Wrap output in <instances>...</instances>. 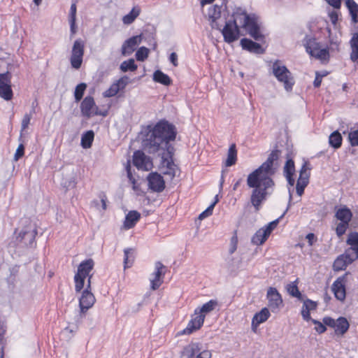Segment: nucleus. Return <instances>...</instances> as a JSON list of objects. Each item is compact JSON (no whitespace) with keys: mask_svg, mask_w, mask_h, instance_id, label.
<instances>
[{"mask_svg":"<svg viewBox=\"0 0 358 358\" xmlns=\"http://www.w3.org/2000/svg\"><path fill=\"white\" fill-rule=\"evenodd\" d=\"M176 131L173 125L166 121H160L154 127L148 125L143 127L138 138L143 148L150 153L163 150L159 169L163 174L173 178L178 172L177 166L172 158L173 148L170 141L175 140Z\"/></svg>","mask_w":358,"mask_h":358,"instance_id":"f257e3e1","label":"nucleus"},{"mask_svg":"<svg viewBox=\"0 0 358 358\" xmlns=\"http://www.w3.org/2000/svg\"><path fill=\"white\" fill-rule=\"evenodd\" d=\"M278 157L279 151H272L266 162L248 176L247 185L252 188L250 202L257 210H259L262 202L274 191L275 182L272 177L278 167Z\"/></svg>","mask_w":358,"mask_h":358,"instance_id":"f03ea898","label":"nucleus"},{"mask_svg":"<svg viewBox=\"0 0 358 358\" xmlns=\"http://www.w3.org/2000/svg\"><path fill=\"white\" fill-rule=\"evenodd\" d=\"M233 21L225 22V25L220 29L225 42L231 43L241 36V29H243L256 41H262L264 38L261 32L258 18L254 14L248 13L245 10L237 8L232 15Z\"/></svg>","mask_w":358,"mask_h":358,"instance_id":"7ed1b4c3","label":"nucleus"},{"mask_svg":"<svg viewBox=\"0 0 358 358\" xmlns=\"http://www.w3.org/2000/svg\"><path fill=\"white\" fill-rule=\"evenodd\" d=\"M15 231V242L21 247L32 246L37 234L35 225L29 220H22Z\"/></svg>","mask_w":358,"mask_h":358,"instance_id":"20e7f679","label":"nucleus"},{"mask_svg":"<svg viewBox=\"0 0 358 358\" xmlns=\"http://www.w3.org/2000/svg\"><path fill=\"white\" fill-rule=\"evenodd\" d=\"M271 71L278 81L282 84L284 89L287 92H291L295 80L292 73L282 62L279 60L274 62L271 66Z\"/></svg>","mask_w":358,"mask_h":358,"instance_id":"39448f33","label":"nucleus"},{"mask_svg":"<svg viewBox=\"0 0 358 358\" xmlns=\"http://www.w3.org/2000/svg\"><path fill=\"white\" fill-rule=\"evenodd\" d=\"M94 263L92 259L82 262L78 268V271L74 276L75 289L76 292H80L84 287L85 280L87 277L92 278L89 275L90 272L92 270Z\"/></svg>","mask_w":358,"mask_h":358,"instance_id":"423d86ee","label":"nucleus"},{"mask_svg":"<svg viewBox=\"0 0 358 358\" xmlns=\"http://www.w3.org/2000/svg\"><path fill=\"white\" fill-rule=\"evenodd\" d=\"M306 52L313 57L322 62H327L329 58V52L327 48H322L320 44L314 38H306L304 43Z\"/></svg>","mask_w":358,"mask_h":358,"instance_id":"0eeeda50","label":"nucleus"},{"mask_svg":"<svg viewBox=\"0 0 358 358\" xmlns=\"http://www.w3.org/2000/svg\"><path fill=\"white\" fill-rule=\"evenodd\" d=\"M85 43L80 39H76L72 46L70 62L73 69H78L80 68L84 56Z\"/></svg>","mask_w":358,"mask_h":358,"instance_id":"6e6552de","label":"nucleus"},{"mask_svg":"<svg viewBox=\"0 0 358 358\" xmlns=\"http://www.w3.org/2000/svg\"><path fill=\"white\" fill-rule=\"evenodd\" d=\"M222 6L213 5L208 7L205 13L209 23L213 29H221L224 19L222 17Z\"/></svg>","mask_w":358,"mask_h":358,"instance_id":"1a4fd4ad","label":"nucleus"},{"mask_svg":"<svg viewBox=\"0 0 358 358\" xmlns=\"http://www.w3.org/2000/svg\"><path fill=\"white\" fill-rule=\"evenodd\" d=\"M183 356L186 358H210V350L203 349L202 346L196 343H190L183 350Z\"/></svg>","mask_w":358,"mask_h":358,"instance_id":"9d476101","label":"nucleus"},{"mask_svg":"<svg viewBox=\"0 0 358 358\" xmlns=\"http://www.w3.org/2000/svg\"><path fill=\"white\" fill-rule=\"evenodd\" d=\"M323 322L326 326L333 328L335 334L338 336H343L350 327L348 321L343 317H340L336 320L326 317L323 319Z\"/></svg>","mask_w":358,"mask_h":358,"instance_id":"9b49d317","label":"nucleus"},{"mask_svg":"<svg viewBox=\"0 0 358 358\" xmlns=\"http://www.w3.org/2000/svg\"><path fill=\"white\" fill-rule=\"evenodd\" d=\"M95 302V297L91 292V277L87 280L85 289L83 292L79 300L80 313H85L88 309L92 307Z\"/></svg>","mask_w":358,"mask_h":358,"instance_id":"f8f14e48","label":"nucleus"},{"mask_svg":"<svg viewBox=\"0 0 358 358\" xmlns=\"http://www.w3.org/2000/svg\"><path fill=\"white\" fill-rule=\"evenodd\" d=\"M310 169V168L309 167L308 163L307 162H304L300 169L299 177L298 178L296 187V193L299 196L303 194L305 187L308 184Z\"/></svg>","mask_w":358,"mask_h":358,"instance_id":"ddd939ff","label":"nucleus"},{"mask_svg":"<svg viewBox=\"0 0 358 358\" xmlns=\"http://www.w3.org/2000/svg\"><path fill=\"white\" fill-rule=\"evenodd\" d=\"M10 78L8 72L0 73V96L6 101L10 100L13 97Z\"/></svg>","mask_w":358,"mask_h":358,"instance_id":"4468645a","label":"nucleus"},{"mask_svg":"<svg viewBox=\"0 0 358 358\" xmlns=\"http://www.w3.org/2000/svg\"><path fill=\"white\" fill-rule=\"evenodd\" d=\"M266 298L268 299V306L272 312H277L282 306V299L275 288L269 287L268 289Z\"/></svg>","mask_w":358,"mask_h":358,"instance_id":"2eb2a0df","label":"nucleus"},{"mask_svg":"<svg viewBox=\"0 0 358 358\" xmlns=\"http://www.w3.org/2000/svg\"><path fill=\"white\" fill-rule=\"evenodd\" d=\"M81 113L86 117H90L96 115H101L94 100L91 96H86L80 105Z\"/></svg>","mask_w":358,"mask_h":358,"instance_id":"dca6fc26","label":"nucleus"},{"mask_svg":"<svg viewBox=\"0 0 358 358\" xmlns=\"http://www.w3.org/2000/svg\"><path fill=\"white\" fill-rule=\"evenodd\" d=\"M133 164L138 169L143 171H149L153 166L151 159L139 150L134 153Z\"/></svg>","mask_w":358,"mask_h":358,"instance_id":"f3484780","label":"nucleus"},{"mask_svg":"<svg viewBox=\"0 0 358 358\" xmlns=\"http://www.w3.org/2000/svg\"><path fill=\"white\" fill-rule=\"evenodd\" d=\"M164 266L161 262H156L155 264V270L150 274V281L151 285V289L155 290L158 289L162 285L163 280V276L164 275Z\"/></svg>","mask_w":358,"mask_h":358,"instance_id":"a211bd4d","label":"nucleus"},{"mask_svg":"<svg viewBox=\"0 0 358 358\" xmlns=\"http://www.w3.org/2000/svg\"><path fill=\"white\" fill-rule=\"evenodd\" d=\"M357 259L356 254H350V250H346L345 254L340 255L334 262V269L335 271H342L345 269L347 266Z\"/></svg>","mask_w":358,"mask_h":358,"instance_id":"6ab92c4d","label":"nucleus"},{"mask_svg":"<svg viewBox=\"0 0 358 358\" xmlns=\"http://www.w3.org/2000/svg\"><path fill=\"white\" fill-rule=\"evenodd\" d=\"M142 34L134 36L126 40L122 45L121 52L124 56L131 55L137 46L141 43Z\"/></svg>","mask_w":358,"mask_h":358,"instance_id":"aec40b11","label":"nucleus"},{"mask_svg":"<svg viewBox=\"0 0 358 358\" xmlns=\"http://www.w3.org/2000/svg\"><path fill=\"white\" fill-rule=\"evenodd\" d=\"M204 322L203 316L194 315L192 320L187 324V326L182 331H180L177 333V336H181L184 334H191L194 331L198 330L203 325Z\"/></svg>","mask_w":358,"mask_h":358,"instance_id":"412c9836","label":"nucleus"},{"mask_svg":"<svg viewBox=\"0 0 358 358\" xmlns=\"http://www.w3.org/2000/svg\"><path fill=\"white\" fill-rule=\"evenodd\" d=\"M148 185L154 192H162L165 187L163 177L157 173H151L148 177Z\"/></svg>","mask_w":358,"mask_h":358,"instance_id":"4be33fe9","label":"nucleus"},{"mask_svg":"<svg viewBox=\"0 0 358 358\" xmlns=\"http://www.w3.org/2000/svg\"><path fill=\"white\" fill-rule=\"evenodd\" d=\"M331 289L338 300L343 301L346 295L345 276L336 279L332 285Z\"/></svg>","mask_w":358,"mask_h":358,"instance_id":"5701e85b","label":"nucleus"},{"mask_svg":"<svg viewBox=\"0 0 358 358\" xmlns=\"http://www.w3.org/2000/svg\"><path fill=\"white\" fill-rule=\"evenodd\" d=\"M128 83V77H122L115 83H113L110 87L103 92V96L105 97H111L116 95L120 90L124 89L127 85Z\"/></svg>","mask_w":358,"mask_h":358,"instance_id":"b1692460","label":"nucleus"},{"mask_svg":"<svg viewBox=\"0 0 358 358\" xmlns=\"http://www.w3.org/2000/svg\"><path fill=\"white\" fill-rule=\"evenodd\" d=\"M271 314L267 308H263L259 313H257L252 320V329H256L260 324L266 322Z\"/></svg>","mask_w":358,"mask_h":358,"instance_id":"393cba45","label":"nucleus"},{"mask_svg":"<svg viewBox=\"0 0 358 358\" xmlns=\"http://www.w3.org/2000/svg\"><path fill=\"white\" fill-rule=\"evenodd\" d=\"M141 217V214L136 210L129 211L126 217L123 224L124 229H129L134 227Z\"/></svg>","mask_w":358,"mask_h":358,"instance_id":"a878e982","label":"nucleus"},{"mask_svg":"<svg viewBox=\"0 0 358 358\" xmlns=\"http://www.w3.org/2000/svg\"><path fill=\"white\" fill-rule=\"evenodd\" d=\"M295 172L294 162L292 159H287L284 166V175L289 185L293 186L295 180L293 176Z\"/></svg>","mask_w":358,"mask_h":358,"instance_id":"bb28decb","label":"nucleus"},{"mask_svg":"<svg viewBox=\"0 0 358 358\" xmlns=\"http://www.w3.org/2000/svg\"><path fill=\"white\" fill-rule=\"evenodd\" d=\"M241 45L243 49L247 50L251 52H255L257 54L263 52V50L261 45L259 43L254 42L250 39L243 38L241 41Z\"/></svg>","mask_w":358,"mask_h":358,"instance_id":"cd10ccee","label":"nucleus"},{"mask_svg":"<svg viewBox=\"0 0 358 358\" xmlns=\"http://www.w3.org/2000/svg\"><path fill=\"white\" fill-rule=\"evenodd\" d=\"M217 305L215 300H210L204 303L201 307L197 308L194 310V315H203L205 320L206 315L213 311Z\"/></svg>","mask_w":358,"mask_h":358,"instance_id":"c85d7f7f","label":"nucleus"},{"mask_svg":"<svg viewBox=\"0 0 358 358\" xmlns=\"http://www.w3.org/2000/svg\"><path fill=\"white\" fill-rule=\"evenodd\" d=\"M317 307V303L316 302L312 301V300H310V299H306L303 301V306H302V310H301V315H302V317L303 318V320H306V321H309V320H311V317H310V312L313 310H315Z\"/></svg>","mask_w":358,"mask_h":358,"instance_id":"c756f323","label":"nucleus"},{"mask_svg":"<svg viewBox=\"0 0 358 358\" xmlns=\"http://www.w3.org/2000/svg\"><path fill=\"white\" fill-rule=\"evenodd\" d=\"M350 46V59L353 62H358V33L352 34V38L349 41Z\"/></svg>","mask_w":358,"mask_h":358,"instance_id":"7c9ffc66","label":"nucleus"},{"mask_svg":"<svg viewBox=\"0 0 358 358\" xmlns=\"http://www.w3.org/2000/svg\"><path fill=\"white\" fill-rule=\"evenodd\" d=\"M141 12V9L139 6H134L128 14L123 16L122 19L123 24L124 25H130L132 24L139 16Z\"/></svg>","mask_w":358,"mask_h":358,"instance_id":"2f4dec72","label":"nucleus"},{"mask_svg":"<svg viewBox=\"0 0 358 358\" xmlns=\"http://www.w3.org/2000/svg\"><path fill=\"white\" fill-rule=\"evenodd\" d=\"M268 236L269 231H266V230L262 227L259 229L252 236V243L257 245H262L266 241Z\"/></svg>","mask_w":358,"mask_h":358,"instance_id":"473e14b6","label":"nucleus"},{"mask_svg":"<svg viewBox=\"0 0 358 358\" xmlns=\"http://www.w3.org/2000/svg\"><path fill=\"white\" fill-rule=\"evenodd\" d=\"M336 217L342 222L349 223L352 218V213L348 208H342L336 211Z\"/></svg>","mask_w":358,"mask_h":358,"instance_id":"72a5a7b5","label":"nucleus"},{"mask_svg":"<svg viewBox=\"0 0 358 358\" xmlns=\"http://www.w3.org/2000/svg\"><path fill=\"white\" fill-rule=\"evenodd\" d=\"M153 80L155 82L164 85H169L171 83V80L169 76L159 70H157L154 73Z\"/></svg>","mask_w":358,"mask_h":358,"instance_id":"f704fd0d","label":"nucleus"},{"mask_svg":"<svg viewBox=\"0 0 358 358\" xmlns=\"http://www.w3.org/2000/svg\"><path fill=\"white\" fill-rule=\"evenodd\" d=\"M236 159H237V151L236 149V145H235V144H232L229 147V150H228L227 157L225 161L226 166H231L234 165L236 162Z\"/></svg>","mask_w":358,"mask_h":358,"instance_id":"c9c22d12","label":"nucleus"},{"mask_svg":"<svg viewBox=\"0 0 358 358\" xmlns=\"http://www.w3.org/2000/svg\"><path fill=\"white\" fill-rule=\"evenodd\" d=\"M286 289L289 295L299 299H301V294L298 288V280L289 282L286 286Z\"/></svg>","mask_w":358,"mask_h":358,"instance_id":"e433bc0d","label":"nucleus"},{"mask_svg":"<svg viewBox=\"0 0 358 358\" xmlns=\"http://www.w3.org/2000/svg\"><path fill=\"white\" fill-rule=\"evenodd\" d=\"M94 134L93 131L90 130L83 134L81 137V145L83 148H90L94 141Z\"/></svg>","mask_w":358,"mask_h":358,"instance_id":"4c0bfd02","label":"nucleus"},{"mask_svg":"<svg viewBox=\"0 0 358 358\" xmlns=\"http://www.w3.org/2000/svg\"><path fill=\"white\" fill-rule=\"evenodd\" d=\"M329 142L331 146L334 148H338L341 145L342 136L338 131L333 132L329 138Z\"/></svg>","mask_w":358,"mask_h":358,"instance_id":"58836bf2","label":"nucleus"},{"mask_svg":"<svg viewBox=\"0 0 358 358\" xmlns=\"http://www.w3.org/2000/svg\"><path fill=\"white\" fill-rule=\"evenodd\" d=\"M120 68L122 72H127L128 71H134L137 69V65L135 64L134 59H129L127 61H124L120 64Z\"/></svg>","mask_w":358,"mask_h":358,"instance_id":"ea45409f","label":"nucleus"},{"mask_svg":"<svg viewBox=\"0 0 358 358\" xmlns=\"http://www.w3.org/2000/svg\"><path fill=\"white\" fill-rule=\"evenodd\" d=\"M35 113L34 103H32V110L29 113H26L23 116L21 123V132L28 128L32 115Z\"/></svg>","mask_w":358,"mask_h":358,"instance_id":"a19ab883","label":"nucleus"},{"mask_svg":"<svg viewBox=\"0 0 358 358\" xmlns=\"http://www.w3.org/2000/svg\"><path fill=\"white\" fill-rule=\"evenodd\" d=\"M124 268L130 267L134 262L133 250L131 248H127L124 250Z\"/></svg>","mask_w":358,"mask_h":358,"instance_id":"79ce46f5","label":"nucleus"},{"mask_svg":"<svg viewBox=\"0 0 358 358\" xmlns=\"http://www.w3.org/2000/svg\"><path fill=\"white\" fill-rule=\"evenodd\" d=\"M350 4H352L353 7H350V13L352 15V18L355 22H358V6L353 0H347L346 5L347 6H350Z\"/></svg>","mask_w":358,"mask_h":358,"instance_id":"37998d69","label":"nucleus"},{"mask_svg":"<svg viewBox=\"0 0 358 358\" xmlns=\"http://www.w3.org/2000/svg\"><path fill=\"white\" fill-rule=\"evenodd\" d=\"M86 87L87 85L85 83H80L76 86L74 92L75 99L76 101H80L83 96Z\"/></svg>","mask_w":358,"mask_h":358,"instance_id":"c03bdc74","label":"nucleus"},{"mask_svg":"<svg viewBox=\"0 0 358 358\" xmlns=\"http://www.w3.org/2000/svg\"><path fill=\"white\" fill-rule=\"evenodd\" d=\"M149 55V49L145 47H141L136 52V58L138 61H144Z\"/></svg>","mask_w":358,"mask_h":358,"instance_id":"a18cd8bd","label":"nucleus"},{"mask_svg":"<svg viewBox=\"0 0 358 358\" xmlns=\"http://www.w3.org/2000/svg\"><path fill=\"white\" fill-rule=\"evenodd\" d=\"M348 139L352 146H358V129L350 131Z\"/></svg>","mask_w":358,"mask_h":358,"instance_id":"49530a36","label":"nucleus"},{"mask_svg":"<svg viewBox=\"0 0 358 358\" xmlns=\"http://www.w3.org/2000/svg\"><path fill=\"white\" fill-rule=\"evenodd\" d=\"M217 202V199H216V200L210 206H208L206 210H204L199 215V219L203 220L204 218L210 216L212 214L214 206Z\"/></svg>","mask_w":358,"mask_h":358,"instance_id":"de8ad7c7","label":"nucleus"},{"mask_svg":"<svg viewBox=\"0 0 358 358\" xmlns=\"http://www.w3.org/2000/svg\"><path fill=\"white\" fill-rule=\"evenodd\" d=\"M348 224L349 223L341 222L340 223H338L337 224L336 228V234L338 235V236L341 237L342 235H343L345 233L346 229L348 227Z\"/></svg>","mask_w":358,"mask_h":358,"instance_id":"09e8293b","label":"nucleus"},{"mask_svg":"<svg viewBox=\"0 0 358 358\" xmlns=\"http://www.w3.org/2000/svg\"><path fill=\"white\" fill-rule=\"evenodd\" d=\"M311 321L313 322V324H315L316 325L315 327V329L317 333L322 334L326 331V329H327V328L325 327L326 324H324V322L322 323V322H320L317 320H313V319L311 320Z\"/></svg>","mask_w":358,"mask_h":358,"instance_id":"8fccbe9b","label":"nucleus"},{"mask_svg":"<svg viewBox=\"0 0 358 358\" xmlns=\"http://www.w3.org/2000/svg\"><path fill=\"white\" fill-rule=\"evenodd\" d=\"M24 147L23 144H20L16 150V152L14 155L15 161H17L20 157L24 155Z\"/></svg>","mask_w":358,"mask_h":358,"instance_id":"3c124183","label":"nucleus"},{"mask_svg":"<svg viewBox=\"0 0 358 358\" xmlns=\"http://www.w3.org/2000/svg\"><path fill=\"white\" fill-rule=\"evenodd\" d=\"M347 243L350 246L358 243V234L357 233H351L349 234Z\"/></svg>","mask_w":358,"mask_h":358,"instance_id":"603ef678","label":"nucleus"},{"mask_svg":"<svg viewBox=\"0 0 358 358\" xmlns=\"http://www.w3.org/2000/svg\"><path fill=\"white\" fill-rule=\"evenodd\" d=\"M77 8L76 3H73L70 8L69 20H76Z\"/></svg>","mask_w":358,"mask_h":358,"instance_id":"864d4df0","label":"nucleus"},{"mask_svg":"<svg viewBox=\"0 0 358 358\" xmlns=\"http://www.w3.org/2000/svg\"><path fill=\"white\" fill-rule=\"evenodd\" d=\"M61 185L66 188L73 187L75 185V180L73 177H70L69 180H63V181L61 182Z\"/></svg>","mask_w":358,"mask_h":358,"instance_id":"5fc2aeb1","label":"nucleus"},{"mask_svg":"<svg viewBox=\"0 0 358 358\" xmlns=\"http://www.w3.org/2000/svg\"><path fill=\"white\" fill-rule=\"evenodd\" d=\"M278 223V220H275L273 222H271L267 225L264 227L263 228L266 230V231H269V235L271 234V231L276 227L277 224Z\"/></svg>","mask_w":358,"mask_h":358,"instance_id":"6e6d98bb","label":"nucleus"},{"mask_svg":"<svg viewBox=\"0 0 358 358\" xmlns=\"http://www.w3.org/2000/svg\"><path fill=\"white\" fill-rule=\"evenodd\" d=\"M76 20H69L70 24V31L71 36H73L77 32Z\"/></svg>","mask_w":358,"mask_h":358,"instance_id":"4d7b16f0","label":"nucleus"},{"mask_svg":"<svg viewBox=\"0 0 358 358\" xmlns=\"http://www.w3.org/2000/svg\"><path fill=\"white\" fill-rule=\"evenodd\" d=\"M169 60L173 64V66H178V55H177V54L176 52H172L170 55Z\"/></svg>","mask_w":358,"mask_h":358,"instance_id":"13d9d810","label":"nucleus"},{"mask_svg":"<svg viewBox=\"0 0 358 358\" xmlns=\"http://www.w3.org/2000/svg\"><path fill=\"white\" fill-rule=\"evenodd\" d=\"M329 4L336 8H338L341 4V0H325Z\"/></svg>","mask_w":358,"mask_h":358,"instance_id":"bf43d9fd","label":"nucleus"},{"mask_svg":"<svg viewBox=\"0 0 358 358\" xmlns=\"http://www.w3.org/2000/svg\"><path fill=\"white\" fill-rule=\"evenodd\" d=\"M127 176H128V178L129 180V182L133 185V187H132L133 189L134 190L136 189V183H135V179L132 176L131 173L129 169H127Z\"/></svg>","mask_w":358,"mask_h":358,"instance_id":"052dcab7","label":"nucleus"},{"mask_svg":"<svg viewBox=\"0 0 358 358\" xmlns=\"http://www.w3.org/2000/svg\"><path fill=\"white\" fill-rule=\"evenodd\" d=\"M321 83H322V78H321L320 75L319 74V73L317 72L316 77L314 80L313 85L315 87H318L321 85Z\"/></svg>","mask_w":358,"mask_h":358,"instance_id":"680f3d73","label":"nucleus"},{"mask_svg":"<svg viewBox=\"0 0 358 358\" xmlns=\"http://www.w3.org/2000/svg\"><path fill=\"white\" fill-rule=\"evenodd\" d=\"M347 250H350V254H356L358 257V242L356 244L351 245Z\"/></svg>","mask_w":358,"mask_h":358,"instance_id":"e2e57ef3","label":"nucleus"},{"mask_svg":"<svg viewBox=\"0 0 358 358\" xmlns=\"http://www.w3.org/2000/svg\"><path fill=\"white\" fill-rule=\"evenodd\" d=\"M306 238L308 240L309 245H312L314 242L315 235L312 233L307 234Z\"/></svg>","mask_w":358,"mask_h":358,"instance_id":"0e129e2a","label":"nucleus"},{"mask_svg":"<svg viewBox=\"0 0 358 358\" xmlns=\"http://www.w3.org/2000/svg\"><path fill=\"white\" fill-rule=\"evenodd\" d=\"M101 206H102L103 210H106L107 206H106V199L105 196L101 197Z\"/></svg>","mask_w":358,"mask_h":358,"instance_id":"69168bd1","label":"nucleus"},{"mask_svg":"<svg viewBox=\"0 0 358 358\" xmlns=\"http://www.w3.org/2000/svg\"><path fill=\"white\" fill-rule=\"evenodd\" d=\"M330 17H331V22L334 24H335L336 20H337V18H338V16H337L336 13H331Z\"/></svg>","mask_w":358,"mask_h":358,"instance_id":"338daca9","label":"nucleus"},{"mask_svg":"<svg viewBox=\"0 0 358 358\" xmlns=\"http://www.w3.org/2000/svg\"><path fill=\"white\" fill-rule=\"evenodd\" d=\"M215 0H201L200 3L202 7H203L206 4H210Z\"/></svg>","mask_w":358,"mask_h":358,"instance_id":"774afa93","label":"nucleus"}]
</instances>
